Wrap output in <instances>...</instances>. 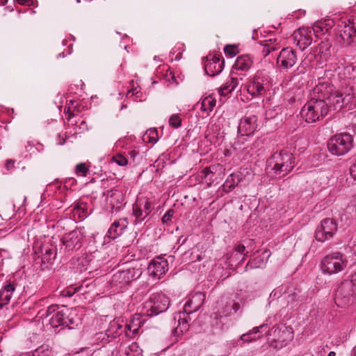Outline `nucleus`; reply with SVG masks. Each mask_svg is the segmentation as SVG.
Returning a JSON list of instances; mask_svg holds the SVG:
<instances>
[{"label":"nucleus","mask_w":356,"mask_h":356,"mask_svg":"<svg viewBox=\"0 0 356 356\" xmlns=\"http://www.w3.org/2000/svg\"><path fill=\"white\" fill-rule=\"evenodd\" d=\"M351 90V88H348L343 92L334 91L332 86L327 83L318 84L314 88V92L320 95V97L325 99L327 106L332 107L334 110H341L350 102L353 98Z\"/></svg>","instance_id":"f257e3e1"},{"label":"nucleus","mask_w":356,"mask_h":356,"mask_svg":"<svg viewBox=\"0 0 356 356\" xmlns=\"http://www.w3.org/2000/svg\"><path fill=\"white\" fill-rule=\"evenodd\" d=\"M328 113L327 104L325 99L312 98L301 109V115L306 122L313 123L322 120Z\"/></svg>","instance_id":"f03ea898"},{"label":"nucleus","mask_w":356,"mask_h":356,"mask_svg":"<svg viewBox=\"0 0 356 356\" xmlns=\"http://www.w3.org/2000/svg\"><path fill=\"white\" fill-rule=\"evenodd\" d=\"M269 164L273 166L272 169L277 175L284 177L294 168L295 157L291 152L282 150L272 155Z\"/></svg>","instance_id":"7ed1b4c3"},{"label":"nucleus","mask_w":356,"mask_h":356,"mask_svg":"<svg viewBox=\"0 0 356 356\" xmlns=\"http://www.w3.org/2000/svg\"><path fill=\"white\" fill-rule=\"evenodd\" d=\"M353 147V136L344 132L332 136L327 141L329 152L334 156L346 154Z\"/></svg>","instance_id":"20e7f679"},{"label":"nucleus","mask_w":356,"mask_h":356,"mask_svg":"<svg viewBox=\"0 0 356 356\" xmlns=\"http://www.w3.org/2000/svg\"><path fill=\"white\" fill-rule=\"evenodd\" d=\"M271 86V78L269 74L265 71H259L249 79L245 88L252 97H258L264 95L270 90Z\"/></svg>","instance_id":"39448f33"},{"label":"nucleus","mask_w":356,"mask_h":356,"mask_svg":"<svg viewBox=\"0 0 356 356\" xmlns=\"http://www.w3.org/2000/svg\"><path fill=\"white\" fill-rule=\"evenodd\" d=\"M356 300V288L349 279L343 280L335 293V302L341 307H345Z\"/></svg>","instance_id":"423d86ee"},{"label":"nucleus","mask_w":356,"mask_h":356,"mask_svg":"<svg viewBox=\"0 0 356 356\" xmlns=\"http://www.w3.org/2000/svg\"><path fill=\"white\" fill-rule=\"evenodd\" d=\"M170 306V300L163 293L152 294L148 301L145 302L143 309L147 316H152L165 312Z\"/></svg>","instance_id":"0eeeda50"},{"label":"nucleus","mask_w":356,"mask_h":356,"mask_svg":"<svg viewBox=\"0 0 356 356\" xmlns=\"http://www.w3.org/2000/svg\"><path fill=\"white\" fill-rule=\"evenodd\" d=\"M142 273V268L136 264L131 267L116 272L112 277L111 282L114 285H120L122 288L138 279Z\"/></svg>","instance_id":"6e6552de"},{"label":"nucleus","mask_w":356,"mask_h":356,"mask_svg":"<svg viewBox=\"0 0 356 356\" xmlns=\"http://www.w3.org/2000/svg\"><path fill=\"white\" fill-rule=\"evenodd\" d=\"M346 266V260L339 252H332L325 256L321 262L322 271L329 275L343 270Z\"/></svg>","instance_id":"1a4fd4ad"},{"label":"nucleus","mask_w":356,"mask_h":356,"mask_svg":"<svg viewBox=\"0 0 356 356\" xmlns=\"http://www.w3.org/2000/svg\"><path fill=\"white\" fill-rule=\"evenodd\" d=\"M275 339L270 342V346L280 349L286 346L293 339V330L291 327L280 325L273 327Z\"/></svg>","instance_id":"9d476101"},{"label":"nucleus","mask_w":356,"mask_h":356,"mask_svg":"<svg viewBox=\"0 0 356 356\" xmlns=\"http://www.w3.org/2000/svg\"><path fill=\"white\" fill-rule=\"evenodd\" d=\"M337 230V225L336 222L331 218H325L317 227L315 238L318 241L325 242L332 238Z\"/></svg>","instance_id":"9b49d317"},{"label":"nucleus","mask_w":356,"mask_h":356,"mask_svg":"<svg viewBox=\"0 0 356 356\" xmlns=\"http://www.w3.org/2000/svg\"><path fill=\"white\" fill-rule=\"evenodd\" d=\"M298 61L296 51L291 47L283 48L277 58V65L284 70L292 68Z\"/></svg>","instance_id":"f8f14e48"},{"label":"nucleus","mask_w":356,"mask_h":356,"mask_svg":"<svg viewBox=\"0 0 356 356\" xmlns=\"http://www.w3.org/2000/svg\"><path fill=\"white\" fill-rule=\"evenodd\" d=\"M168 270V261L162 257H156L152 259L147 267L148 274L154 280H159Z\"/></svg>","instance_id":"ddd939ff"},{"label":"nucleus","mask_w":356,"mask_h":356,"mask_svg":"<svg viewBox=\"0 0 356 356\" xmlns=\"http://www.w3.org/2000/svg\"><path fill=\"white\" fill-rule=\"evenodd\" d=\"M153 209L152 203L146 197L138 198L133 205V215L137 222L144 220Z\"/></svg>","instance_id":"4468645a"},{"label":"nucleus","mask_w":356,"mask_h":356,"mask_svg":"<svg viewBox=\"0 0 356 356\" xmlns=\"http://www.w3.org/2000/svg\"><path fill=\"white\" fill-rule=\"evenodd\" d=\"M83 230V227L76 228L63 236V243L68 251L78 250L81 248L84 236Z\"/></svg>","instance_id":"2eb2a0df"},{"label":"nucleus","mask_w":356,"mask_h":356,"mask_svg":"<svg viewBox=\"0 0 356 356\" xmlns=\"http://www.w3.org/2000/svg\"><path fill=\"white\" fill-rule=\"evenodd\" d=\"M314 31L309 28H301L293 33L294 43L301 51L309 47L313 40Z\"/></svg>","instance_id":"dca6fc26"},{"label":"nucleus","mask_w":356,"mask_h":356,"mask_svg":"<svg viewBox=\"0 0 356 356\" xmlns=\"http://www.w3.org/2000/svg\"><path fill=\"white\" fill-rule=\"evenodd\" d=\"M57 305H51L48 307L47 311V316L52 314L49 319V324L52 327L55 328L59 326H65V323H67L65 319V316L67 315L66 307H65L64 310L61 311H57Z\"/></svg>","instance_id":"f3484780"},{"label":"nucleus","mask_w":356,"mask_h":356,"mask_svg":"<svg viewBox=\"0 0 356 356\" xmlns=\"http://www.w3.org/2000/svg\"><path fill=\"white\" fill-rule=\"evenodd\" d=\"M257 118L256 115L245 116L241 120L238 130L243 136H250L257 129Z\"/></svg>","instance_id":"a211bd4d"},{"label":"nucleus","mask_w":356,"mask_h":356,"mask_svg":"<svg viewBox=\"0 0 356 356\" xmlns=\"http://www.w3.org/2000/svg\"><path fill=\"white\" fill-rule=\"evenodd\" d=\"M224 67V60L220 58L213 56L207 57L204 64L205 72L211 76L220 74Z\"/></svg>","instance_id":"6ab92c4d"},{"label":"nucleus","mask_w":356,"mask_h":356,"mask_svg":"<svg viewBox=\"0 0 356 356\" xmlns=\"http://www.w3.org/2000/svg\"><path fill=\"white\" fill-rule=\"evenodd\" d=\"M128 224V220L125 218L114 221L108 230L106 236L111 239L116 238L123 233Z\"/></svg>","instance_id":"aec40b11"},{"label":"nucleus","mask_w":356,"mask_h":356,"mask_svg":"<svg viewBox=\"0 0 356 356\" xmlns=\"http://www.w3.org/2000/svg\"><path fill=\"white\" fill-rule=\"evenodd\" d=\"M339 35L343 40L344 45H348L352 42V38L355 35L356 31L354 26L350 22H345L339 26Z\"/></svg>","instance_id":"412c9836"},{"label":"nucleus","mask_w":356,"mask_h":356,"mask_svg":"<svg viewBox=\"0 0 356 356\" xmlns=\"http://www.w3.org/2000/svg\"><path fill=\"white\" fill-rule=\"evenodd\" d=\"M106 202L111 205L112 209L118 211L123 204L124 197L122 193L117 189H112L107 192Z\"/></svg>","instance_id":"4be33fe9"},{"label":"nucleus","mask_w":356,"mask_h":356,"mask_svg":"<svg viewBox=\"0 0 356 356\" xmlns=\"http://www.w3.org/2000/svg\"><path fill=\"white\" fill-rule=\"evenodd\" d=\"M15 291V284L12 282H6L0 291V309L8 304Z\"/></svg>","instance_id":"5701e85b"},{"label":"nucleus","mask_w":356,"mask_h":356,"mask_svg":"<svg viewBox=\"0 0 356 356\" xmlns=\"http://www.w3.org/2000/svg\"><path fill=\"white\" fill-rule=\"evenodd\" d=\"M222 168V167L220 165L217 164L206 167L202 170L201 177L205 180L208 186H210L214 182V174L221 170Z\"/></svg>","instance_id":"b1692460"},{"label":"nucleus","mask_w":356,"mask_h":356,"mask_svg":"<svg viewBox=\"0 0 356 356\" xmlns=\"http://www.w3.org/2000/svg\"><path fill=\"white\" fill-rule=\"evenodd\" d=\"M252 63L253 59L250 55H242L236 58L234 68L236 70L247 72L251 68Z\"/></svg>","instance_id":"393cba45"},{"label":"nucleus","mask_w":356,"mask_h":356,"mask_svg":"<svg viewBox=\"0 0 356 356\" xmlns=\"http://www.w3.org/2000/svg\"><path fill=\"white\" fill-rule=\"evenodd\" d=\"M144 322L142 320V316L138 314H136L133 316L132 318L128 324L126 325V328L129 332H131L133 335L136 334L139 329L143 325Z\"/></svg>","instance_id":"a878e982"},{"label":"nucleus","mask_w":356,"mask_h":356,"mask_svg":"<svg viewBox=\"0 0 356 356\" xmlns=\"http://www.w3.org/2000/svg\"><path fill=\"white\" fill-rule=\"evenodd\" d=\"M239 83V79L237 77L232 76L222 87L218 90V93L220 96H225L227 94L232 92L234 90Z\"/></svg>","instance_id":"bb28decb"},{"label":"nucleus","mask_w":356,"mask_h":356,"mask_svg":"<svg viewBox=\"0 0 356 356\" xmlns=\"http://www.w3.org/2000/svg\"><path fill=\"white\" fill-rule=\"evenodd\" d=\"M330 47L331 45L328 42H321L318 44L313 56L316 57L317 56H320L321 58L326 60L330 55L329 50Z\"/></svg>","instance_id":"cd10ccee"},{"label":"nucleus","mask_w":356,"mask_h":356,"mask_svg":"<svg viewBox=\"0 0 356 356\" xmlns=\"http://www.w3.org/2000/svg\"><path fill=\"white\" fill-rule=\"evenodd\" d=\"M216 104V100L212 95L205 97L201 103V110L206 112L207 115L211 112Z\"/></svg>","instance_id":"c85d7f7f"},{"label":"nucleus","mask_w":356,"mask_h":356,"mask_svg":"<svg viewBox=\"0 0 356 356\" xmlns=\"http://www.w3.org/2000/svg\"><path fill=\"white\" fill-rule=\"evenodd\" d=\"M239 182V179L237 176H235L234 174H231L225 180L224 184L222 185L223 191L228 193L232 189H234L236 186L238 185Z\"/></svg>","instance_id":"c756f323"},{"label":"nucleus","mask_w":356,"mask_h":356,"mask_svg":"<svg viewBox=\"0 0 356 356\" xmlns=\"http://www.w3.org/2000/svg\"><path fill=\"white\" fill-rule=\"evenodd\" d=\"M234 250V254H238V257L236 258V261H238V264L242 263L247 254L249 252L246 251L245 247L243 244H238L235 245Z\"/></svg>","instance_id":"7c9ffc66"},{"label":"nucleus","mask_w":356,"mask_h":356,"mask_svg":"<svg viewBox=\"0 0 356 356\" xmlns=\"http://www.w3.org/2000/svg\"><path fill=\"white\" fill-rule=\"evenodd\" d=\"M125 354L127 356H143V350L137 343H132L125 349Z\"/></svg>","instance_id":"2f4dec72"},{"label":"nucleus","mask_w":356,"mask_h":356,"mask_svg":"<svg viewBox=\"0 0 356 356\" xmlns=\"http://www.w3.org/2000/svg\"><path fill=\"white\" fill-rule=\"evenodd\" d=\"M275 41V40L273 42L271 40L264 41L262 53L265 57L278 49Z\"/></svg>","instance_id":"473e14b6"},{"label":"nucleus","mask_w":356,"mask_h":356,"mask_svg":"<svg viewBox=\"0 0 356 356\" xmlns=\"http://www.w3.org/2000/svg\"><path fill=\"white\" fill-rule=\"evenodd\" d=\"M200 296H201L200 295H196L195 296L193 297L192 299L188 300L185 303L184 307V313L183 314L184 315H185V314H188L193 313V312H196L200 308V304L195 305L193 307H192V305L193 303L194 299L200 298Z\"/></svg>","instance_id":"72a5a7b5"},{"label":"nucleus","mask_w":356,"mask_h":356,"mask_svg":"<svg viewBox=\"0 0 356 356\" xmlns=\"http://www.w3.org/2000/svg\"><path fill=\"white\" fill-rule=\"evenodd\" d=\"M51 349L47 345H42L33 352V356H51Z\"/></svg>","instance_id":"f704fd0d"},{"label":"nucleus","mask_w":356,"mask_h":356,"mask_svg":"<svg viewBox=\"0 0 356 356\" xmlns=\"http://www.w3.org/2000/svg\"><path fill=\"white\" fill-rule=\"evenodd\" d=\"M145 139L147 140L149 143H156L158 140V132L156 128H151L148 129L145 136Z\"/></svg>","instance_id":"c9c22d12"},{"label":"nucleus","mask_w":356,"mask_h":356,"mask_svg":"<svg viewBox=\"0 0 356 356\" xmlns=\"http://www.w3.org/2000/svg\"><path fill=\"white\" fill-rule=\"evenodd\" d=\"M66 312L67 315L65 316V319L67 323H65V326L67 327L69 329H72L74 325H77L76 321L72 316L74 314V312L72 309L66 308Z\"/></svg>","instance_id":"e433bc0d"},{"label":"nucleus","mask_w":356,"mask_h":356,"mask_svg":"<svg viewBox=\"0 0 356 356\" xmlns=\"http://www.w3.org/2000/svg\"><path fill=\"white\" fill-rule=\"evenodd\" d=\"M74 214H77L79 218H84L87 216V209L86 204L81 203L76 204L73 209Z\"/></svg>","instance_id":"4c0bfd02"},{"label":"nucleus","mask_w":356,"mask_h":356,"mask_svg":"<svg viewBox=\"0 0 356 356\" xmlns=\"http://www.w3.org/2000/svg\"><path fill=\"white\" fill-rule=\"evenodd\" d=\"M188 327V321L186 318L179 316V324L178 326L175 329V332L176 333H183L184 331L187 330Z\"/></svg>","instance_id":"58836bf2"},{"label":"nucleus","mask_w":356,"mask_h":356,"mask_svg":"<svg viewBox=\"0 0 356 356\" xmlns=\"http://www.w3.org/2000/svg\"><path fill=\"white\" fill-rule=\"evenodd\" d=\"M75 173L77 176L86 177L89 173V169L84 163L76 165Z\"/></svg>","instance_id":"ea45409f"},{"label":"nucleus","mask_w":356,"mask_h":356,"mask_svg":"<svg viewBox=\"0 0 356 356\" xmlns=\"http://www.w3.org/2000/svg\"><path fill=\"white\" fill-rule=\"evenodd\" d=\"M168 122L170 126L174 129H177L181 126V119L178 114L172 115Z\"/></svg>","instance_id":"a19ab883"},{"label":"nucleus","mask_w":356,"mask_h":356,"mask_svg":"<svg viewBox=\"0 0 356 356\" xmlns=\"http://www.w3.org/2000/svg\"><path fill=\"white\" fill-rule=\"evenodd\" d=\"M266 264V261L264 260V258L261 257V256H258L255 258H254V259L248 263L247 264V266L248 267V266H250L251 268H262Z\"/></svg>","instance_id":"79ce46f5"},{"label":"nucleus","mask_w":356,"mask_h":356,"mask_svg":"<svg viewBox=\"0 0 356 356\" xmlns=\"http://www.w3.org/2000/svg\"><path fill=\"white\" fill-rule=\"evenodd\" d=\"M111 161L117 163L120 166H125L128 163L127 159L120 154L113 156L111 159Z\"/></svg>","instance_id":"37998d69"},{"label":"nucleus","mask_w":356,"mask_h":356,"mask_svg":"<svg viewBox=\"0 0 356 356\" xmlns=\"http://www.w3.org/2000/svg\"><path fill=\"white\" fill-rule=\"evenodd\" d=\"M238 49L235 45L227 44L224 47L225 54L229 58L234 57L237 54Z\"/></svg>","instance_id":"c03bdc74"},{"label":"nucleus","mask_w":356,"mask_h":356,"mask_svg":"<svg viewBox=\"0 0 356 356\" xmlns=\"http://www.w3.org/2000/svg\"><path fill=\"white\" fill-rule=\"evenodd\" d=\"M56 257V252L52 249H47L45 250L44 254H43L42 260V261L49 262L51 260H54Z\"/></svg>","instance_id":"a18cd8bd"},{"label":"nucleus","mask_w":356,"mask_h":356,"mask_svg":"<svg viewBox=\"0 0 356 356\" xmlns=\"http://www.w3.org/2000/svg\"><path fill=\"white\" fill-rule=\"evenodd\" d=\"M230 307H232L231 309H228L227 311H222L221 313L224 316H229L232 314V312H236L240 309V305L238 302H230Z\"/></svg>","instance_id":"49530a36"},{"label":"nucleus","mask_w":356,"mask_h":356,"mask_svg":"<svg viewBox=\"0 0 356 356\" xmlns=\"http://www.w3.org/2000/svg\"><path fill=\"white\" fill-rule=\"evenodd\" d=\"M139 93H140V90L139 88H133L132 89L127 91L126 96L127 98L135 97L134 100L138 101V99L139 97Z\"/></svg>","instance_id":"de8ad7c7"},{"label":"nucleus","mask_w":356,"mask_h":356,"mask_svg":"<svg viewBox=\"0 0 356 356\" xmlns=\"http://www.w3.org/2000/svg\"><path fill=\"white\" fill-rule=\"evenodd\" d=\"M175 211L173 209H169L162 217V222L163 223H168L172 220L174 216Z\"/></svg>","instance_id":"09e8293b"},{"label":"nucleus","mask_w":356,"mask_h":356,"mask_svg":"<svg viewBox=\"0 0 356 356\" xmlns=\"http://www.w3.org/2000/svg\"><path fill=\"white\" fill-rule=\"evenodd\" d=\"M260 338V336L257 337H252L251 334H249V332L243 334L241 336L240 339L242 340L245 343H250L252 341H254Z\"/></svg>","instance_id":"8fccbe9b"},{"label":"nucleus","mask_w":356,"mask_h":356,"mask_svg":"<svg viewBox=\"0 0 356 356\" xmlns=\"http://www.w3.org/2000/svg\"><path fill=\"white\" fill-rule=\"evenodd\" d=\"M268 327L267 324L266 323H264V324H261V325L259 326H257V327H253L251 330H250L248 332H249V334H257L258 332H259V330H262V329H264V328H266Z\"/></svg>","instance_id":"3c124183"},{"label":"nucleus","mask_w":356,"mask_h":356,"mask_svg":"<svg viewBox=\"0 0 356 356\" xmlns=\"http://www.w3.org/2000/svg\"><path fill=\"white\" fill-rule=\"evenodd\" d=\"M307 63L306 61H302L301 64L297 67L298 74H305L307 72Z\"/></svg>","instance_id":"603ef678"},{"label":"nucleus","mask_w":356,"mask_h":356,"mask_svg":"<svg viewBox=\"0 0 356 356\" xmlns=\"http://www.w3.org/2000/svg\"><path fill=\"white\" fill-rule=\"evenodd\" d=\"M350 173L353 179L356 181V161L350 167Z\"/></svg>","instance_id":"864d4df0"},{"label":"nucleus","mask_w":356,"mask_h":356,"mask_svg":"<svg viewBox=\"0 0 356 356\" xmlns=\"http://www.w3.org/2000/svg\"><path fill=\"white\" fill-rule=\"evenodd\" d=\"M15 161L12 159H8L6 162V168L8 170H10L14 168Z\"/></svg>","instance_id":"5fc2aeb1"},{"label":"nucleus","mask_w":356,"mask_h":356,"mask_svg":"<svg viewBox=\"0 0 356 356\" xmlns=\"http://www.w3.org/2000/svg\"><path fill=\"white\" fill-rule=\"evenodd\" d=\"M238 257V254H234V250L232 251V252L230 253V255L228 258L229 259V263H237L238 264V261H236V258H237Z\"/></svg>","instance_id":"6e6d98bb"},{"label":"nucleus","mask_w":356,"mask_h":356,"mask_svg":"<svg viewBox=\"0 0 356 356\" xmlns=\"http://www.w3.org/2000/svg\"><path fill=\"white\" fill-rule=\"evenodd\" d=\"M75 289H74V291L72 292L70 289H65L63 291V295L64 296H69V297H71L72 296L74 293H75Z\"/></svg>","instance_id":"4d7b16f0"},{"label":"nucleus","mask_w":356,"mask_h":356,"mask_svg":"<svg viewBox=\"0 0 356 356\" xmlns=\"http://www.w3.org/2000/svg\"><path fill=\"white\" fill-rule=\"evenodd\" d=\"M17 1L22 5L30 6L33 3V0H17Z\"/></svg>","instance_id":"13d9d810"},{"label":"nucleus","mask_w":356,"mask_h":356,"mask_svg":"<svg viewBox=\"0 0 356 356\" xmlns=\"http://www.w3.org/2000/svg\"><path fill=\"white\" fill-rule=\"evenodd\" d=\"M349 280L353 284H354V287L356 288V272L350 276Z\"/></svg>","instance_id":"bf43d9fd"},{"label":"nucleus","mask_w":356,"mask_h":356,"mask_svg":"<svg viewBox=\"0 0 356 356\" xmlns=\"http://www.w3.org/2000/svg\"><path fill=\"white\" fill-rule=\"evenodd\" d=\"M58 145H63L65 143V139L64 138H61V136L60 134H58Z\"/></svg>","instance_id":"052dcab7"},{"label":"nucleus","mask_w":356,"mask_h":356,"mask_svg":"<svg viewBox=\"0 0 356 356\" xmlns=\"http://www.w3.org/2000/svg\"><path fill=\"white\" fill-rule=\"evenodd\" d=\"M232 307H230V302H227L225 308L222 311H227L228 309H231Z\"/></svg>","instance_id":"680f3d73"},{"label":"nucleus","mask_w":356,"mask_h":356,"mask_svg":"<svg viewBox=\"0 0 356 356\" xmlns=\"http://www.w3.org/2000/svg\"><path fill=\"white\" fill-rule=\"evenodd\" d=\"M336 355V353L334 352V351H330L327 356H335Z\"/></svg>","instance_id":"e2e57ef3"},{"label":"nucleus","mask_w":356,"mask_h":356,"mask_svg":"<svg viewBox=\"0 0 356 356\" xmlns=\"http://www.w3.org/2000/svg\"><path fill=\"white\" fill-rule=\"evenodd\" d=\"M8 0H0V5H3L7 2Z\"/></svg>","instance_id":"0e129e2a"},{"label":"nucleus","mask_w":356,"mask_h":356,"mask_svg":"<svg viewBox=\"0 0 356 356\" xmlns=\"http://www.w3.org/2000/svg\"><path fill=\"white\" fill-rule=\"evenodd\" d=\"M353 356H356V346L353 350Z\"/></svg>","instance_id":"69168bd1"},{"label":"nucleus","mask_w":356,"mask_h":356,"mask_svg":"<svg viewBox=\"0 0 356 356\" xmlns=\"http://www.w3.org/2000/svg\"><path fill=\"white\" fill-rule=\"evenodd\" d=\"M58 56V57H61V56H62V57H64V56H65L64 53H60V54H59Z\"/></svg>","instance_id":"338daca9"},{"label":"nucleus","mask_w":356,"mask_h":356,"mask_svg":"<svg viewBox=\"0 0 356 356\" xmlns=\"http://www.w3.org/2000/svg\"><path fill=\"white\" fill-rule=\"evenodd\" d=\"M73 116H74V115L72 113H70L69 116H68V120H70Z\"/></svg>","instance_id":"774afa93"}]
</instances>
